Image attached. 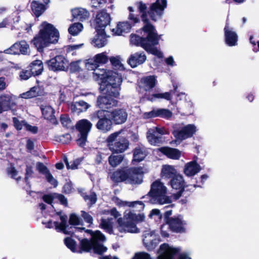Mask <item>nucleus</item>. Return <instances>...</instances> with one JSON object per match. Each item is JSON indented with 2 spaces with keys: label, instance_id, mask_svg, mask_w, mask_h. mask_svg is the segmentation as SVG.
<instances>
[{
  "label": "nucleus",
  "instance_id": "3",
  "mask_svg": "<svg viewBox=\"0 0 259 259\" xmlns=\"http://www.w3.org/2000/svg\"><path fill=\"white\" fill-rule=\"evenodd\" d=\"M54 198H56L55 194L53 195H46L43 196V200L45 202L50 205V208L51 209L50 211V215L52 217L55 218L56 220H57L58 218L60 219L61 223H59L57 221H55L54 224H53L52 222L50 221L47 223L46 227L49 228H51L54 226L56 230H57L58 231L62 232L64 234H69L80 232L81 230H84V228L71 227V229H75V231H70L69 233L67 231V217L65 214H62L61 211H57L55 209L54 205L51 204Z\"/></svg>",
  "mask_w": 259,
  "mask_h": 259
},
{
  "label": "nucleus",
  "instance_id": "52",
  "mask_svg": "<svg viewBox=\"0 0 259 259\" xmlns=\"http://www.w3.org/2000/svg\"><path fill=\"white\" fill-rule=\"evenodd\" d=\"M8 175L12 178L16 179L17 181L21 179L20 177H17L18 172L15 168L11 165L7 170Z\"/></svg>",
  "mask_w": 259,
  "mask_h": 259
},
{
  "label": "nucleus",
  "instance_id": "28",
  "mask_svg": "<svg viewBox=\"0 0 259 259\" xmlns=\"http://www.w3.org/2000/svg\"><path fill=\"white\" fill-rule=\"evenodd\" d=\"M15 97L13 95H3L0 96L2 111H7L13 107L15 104Z\"/></svg>",
  "mask_w": 259,
  "mask_h": 259
},
{
  "label": "nucleus",
  "instance_id": "35",
  "mask_svg": "<svg viewBox=\"0 0 259 259\" xmlns=\"http://www.w3.org/2000/svg\"><path fill=\"white\" fill-rule=\"evenodd\" d=\"M160 151L168 158L173 159H178L181 156V152L177 149L162 147L160 149Z\"/></svg>",
  "mask_w": 259,
  "mask_h": 259
},
{
  "label": "nucleus",
  "instance_id": "54",
  "mask_svg": "<svg viewBox=\"0 0 259 259\" xmlns=\"http://www.w3.org/2000/svg\"><path fill=\"white\" fill-rule=\"evenodd\" d=\"M56 138L57 141L62 143V144H67L70 142L71 140V137L69 134L61 135Z\"/></svg>",
  "mask_w": 259,
  "mask_h": 259
},
{
  "label": "nucleus",
  "instance_id": "57",
  "mask_svg": "<svg viewBox=\"0 0 259 259\" xmlns=\"http://www.w3.org/2000/svg\"><path fill=\"white\" fill-rule=\"evenodd\" d=\"M36 168L40 172L45 176L50 172L47 167L41 162H37L36 163Z\"/></svg>",
  "mask_w": 259,
  "mask_h": 259
},
{
  "label": "nucleus",
  "instance_id": "26",
  "mask_svg": "<svg viewBox=\"0 0 259 259\" xmlns=\"http://www.w3.org/2000/svg\"><path fill=\"white\" fill-rule=\"evenodd\" d=\"M146 60V56L143 52L135 53L130 56L127 62L132 68H135L143 64Z\"/></svg>",
  "mask_w": 259,
  "mask_h": 259
},
{
  "label": "nucleus",
  "instance_id": "51",
  "mask_svg": "<svg viewBox=\"0 0 259 259\" xmlns=\"http://www.w3.org/2000/svg\"><path fill=\"white\" fill-rule=\"evenodd\" d=\"M83 197L88 204L92 205L95 204L97 201L96 195L94 193H91L90 195H83Z\"/></svg>",
  "mask_w": 259,
  "mask_h": 259
},
{
  "label": "nucleus",
  "instance_id": "22",
  "mask_svg": "<svg viewBox=\"0 0 259 259\" xmlns=\"http://www.w3.org/2000/svg\"><path fill=\"white\" fill-rule=\"evenodd\" d=\"M202 169L201 166L195 160L186 163L183 168L184 174L188 177H192Z\"/></svg>",
  "mask_w": 259,
  "mask_h": 259
},
{
  "label": "nucleus",
  "instance_id": "18",
  "mask_svg": "<svg viewBox=\"0 0 259 259\" xmlns=\"http://www.w3.org/2000/svg\"><path fill=\"white\" fill-rule=\"evenodd\" d=\"M143 237V243L148 250L154 249L159 242L158 237L154 231H146Z\"/></svg>",
  "mask_w": 259,
  "mask_h": 259
},
{
  "label": "nucleus",
  "instance_id": "30",
  "mask_svg": "<svg viewBox=\"0 0 259 259\" xmlns=\"http://www.w3.org/2000/svg\"><path fill=\"white\" fill-rule=\"evenodd\" d=\"M114 202L119 207H134L137 204L140 205V209H143L144 208V204L142 201H123L118 198H115L114 199Z\"/></svg>",
  "mask_w": 259,
  "mask_h": 259
},
{
  "label": "nucleus",
  "instance_id": "43",
  "mask_svg": "<svg viewBox=\"0 0 259 259\" xmlns=\"http://www.w3.org/2000/svg\"><path fill=\"white\" fill-rule=\"evenodd\" d=\"M123 157L121 155H111L108 158L109 164L113 167H116L122 161Z\"/></svg>",
  "mask_w": 259,
  "mask_h": 259
},
{
  "label": "nucleus",
  "instance_id": "53",
  "mask_svg": "<svg viewBox=\"0 0 259 259\" xmlns=\"http://www.w3.org/2000/svg\"><path fill=\"white\" fill-rule=\"evenodd\" d=\"M69 222L72 225H79L81 224V220L75 214H71L70 215Z\"/></svg>",
  "mask_w": 259,
  "mask_h": 259
},
{
  "label": "nucleus",
  "instance_id": "63",
  "mask_svg": "<svg viewBox=\"0 0 259 259\" xmlns=\"http://www.w3.org/2000/svg\"><path fill=\"white\" fill-rule=\"evenodd\" d=\"M31 75L32 74L29 70H25L20 72L19 76L21 80H27Z\"/></svg>",
  "mask_w": 259,
  "mask_h": 259
},
{
  "label": "nucleus",
  "instance_id": "36",
  "mask_svg": "<svg viewBox=\"0 0 259 259\" xmlns=\"http://www.w3.org/2000/svg\"><path fill=\"white\" fill-rule=\"evenodd\" d=\"M30 71L33 75H38L43 70V64L40 60H35L30 65Z\"/></svg>",
  "mask_w": 259,
  "mask_h": 259
},
{
  "label": "nucleus",
  "instance_id": "47",
  "mask_svg": "<svg viewBox=\"0 0 259 259\" xmlns=\"http://www.w3.org/2000/svg\"><path fill=\"white\" fill-rule=\"evenodd\" d=\"M156 99H164L166 100H170L171 99V95L169 92L156 93L153 94L152 97L149 98V100L154 101Z\"/></svg>",
  "mask_w": 259,
  "mask_h": 259
},
{
  "label": "nucleus",
  "instance_id": "8",
  "mask_svg": "<svg viewBox=\"0 0 259 259\" xmlns=\"http://www.w3.org/2000/svg\"><path fill=\"white\" fill-rule=\"evenodd\" d=\"M122 82L121 75L111 70L109 72L105 86L104 87V84H100V90L105 91L107 95L118 98L120 95L119 91Z\"/></svg>",
  "mask_w": 259,
  "mask_h": 259
},
{
  "label": "nucleus",
  "instance_id": "19",
  "mask_svg": "<svg viewBox=\"0 0 259 259\" xmlns=\"http://www.w3.org/2000/svg\"><path fill=\"white\" fill-rule=\"evenodd\" d=\"M102 91L105 95L98 98L97 106L100 108L109 109L117 106L118 102L112 98L114 97L113 96L107 95L105 91Z\"/></svg>",
  "mask_w": 259,
  "mask_h": 259
},
{
  "label": "nucleus",
  "instance_id": "31",
  "mask_svg": "<svg viewBox=\"0 0 259 259\" xmlns=\"http://www.w3.org/2000/svg\"><path fill=\"white\" fill-rule=\"evenodd\" d=\"M92 126V123L87 119H81L78 121L76 124V129L79 131L80 134L88 135Z\"/></svg>",
  "mask_w": 259,
  "mask_h": 259
},
{
  "label": "nucleus",
  "instance_id": "11",
  "mask_svg": "<svg viewBox=\"0 0 259 259\" xmlns=\"http://www.w3.org/2000/svg\"><path fill=\"white\" fill-rule=\"evenodd\" d=\"M197 131L196 126L193 124H189L183 126L180 130H176L173 134L175 137L180 141L192 137Z\"/></svg>",
  "mask_w": 259,
  "mask_h": 259
},
{
  "label": "nucleus",
  "instance_id": "46",
  "mask_svg": "<svg viewBox=\"0 0 259 259\" xmlns=\"http://www.w3.org/2000/svg\"><path fill=\"white\" fill-rule=\"evenodd\" d=\"M101 226L102 228L110 234L112 233V225L111 220L109 219H102L101 220Z\"/></svg>",
  "mask_w": 259,
  "mask_h": 259
},
{
  "label": "nucleus",
  "instance_id": "27",
  "mask_svg": "<svg viewBox=\"0 0 259 259\" xmlns=\"http://www.w3.org/2000/svg\"><path fill=\"white\" fill-rule=\"evenodd\" d=\"M97 34L93 39L92 44L95 47L102 48L107 44V35L105 30L97 31Z\"/></svg>",
  "mask_w": 259,
  "mask_h": 259
},
{
  "label": "nucleus",
  "instance_id": "14",
  "mask_svg": "<svg viewBox=\"0 0 259 259\" xmlns=\"http://www.w3.org/2000/svg\"><path fill=\"white\" fill-rule=\"evenodd\" d=\"M179 252V248H174L164 243L160 245L158 251L157 259H174Z\"/></svg>",
  "mask_w": 259,
  "mask_h": 259
},
{
  "label": "nucleus",
  "instance_id": "4",
  "mask_svg": "<svg viewBox=\"0 0 259 259\" xmlns=\"http://www.w3.org/2000/svg\"><path fill=\"white\" fill-rule=\"evenodd\" d=\"M145 219L143 213L136 214L131 210H126L123 218H119L117 220L118 229L120 232L138 233L140 229L136 224L143 222Z\"/></svg>",
  "mask_w": 259,
  "mask_h": 259
},
{
  "label": "nucleus",
  "instance_id": "10",
  "mask_svg": "<svg viewBox=\"0 0 259 259\" xmlns=\"http://www.w3.org/2000/svg\"><path fill=\"white\" fill-rule=\"evenodd\" d=\"M92 120L99 119L96 124V127L103 133L109 131L112 127V120L108 119L105 114L104 110H100L97 111L92 115Z\"/></svg>",
  "mask_w": 259,
  "mask_h": 259
},
{
  "label": "nucleus",
  "instance_id": "32",
  "mask_svg": "<svg viewBox=\"0 0 259 259\" xmlns=\"http://www.w3.org/2000/svg\"><path fill=\"white\" fill-rule=\"evenodd\" d=\"M72 15L74 18L81 21L88 19L90 16L89 12L86 9L82 8L73 9Z\"/></svg>",
  "mask_w": 259,
  "mask_h": 259
},
{
  "label": "nucleus",
  "instance_id": "55",
  "mask_svg": "<svg viewBox=\"0 0 259 259\" xmlns=\"http://www.w3.org/2000/svg\"><path fill=\"white\" fill-rule=\"evenodd\" d=\"M81 216L83 219L84 221L89 224V226L92 224L93 219L89 213L82 210L81 211Z\"/></svg>",
  "mask_w": 259,
  "mask_h": 259
},
{
  "label": "nucleus",
  "instance_id": "58",
  "mask_svg": "<svg viewBox=\"0 0 259 259\" xmlns=\"http://www.w3.org/2000/svg\"><path fill=\"white\" fill-rule=\"evenodd\" d=\"M88 135H85V134H80L79 135V138L77 140V143L80 147H84L87 142Z\"/></svg>",
  "mask_w": 259,
  "mask_h": 259
},
{
  "label": "nucleus",
  "instance_id": "23",
  "mask_svg": "<svg viewBox=\"0 0 259 259\" xmlns=\"http://www.w3.org/2000/svg\"><path fill=\"white\" fill-rule=\"evenodd\" d=\"M92 70L94 71L93 72L94 79L95 80H100L101 84H104V87L106 83V80L108 77L109 72L111 70L101 68L99 66H95Z\"/></svg>",
  "mask_w": 259,
  "mask_h": 259
},
{
  "label": "nucleus",
  "instance_id": "59",
  "mask_svg": "<svg viewBox=\"0 0 259 259\" xmlns=\"http://www.w3.org/2000/svg\"><path fill=\"white\" fill-rule=\"evenodd\" d=\"M80 61H77L71 62L69 65L70 71L72 72L79 71L80 69Z\"/></svg>",
  "mask_w": 259,
  "mask_h": 259
},
{
  "label": "nucleus",
  "instance_id": "29",
  "mask_svg": "<svg viewBox=\"0 0 259 259\" xmlns=\"http://www.w3.org/2000/svg\"><path fill=\"white\" fill-rule=\"evenodd\" d=\"M171 188L174 189L179 190L181 192L185 186V182L183 177L180 174L176 175L169 182Z\"/></svg>",
  "mask_w": 259,
  "mask_h": 259
},
{
  "label": "nucleus",
  "instance_id": "62",
  "mask_svg": "<svg viewBox=\"0 0 259 259\" xmlns=\"http://www.w3.org/2000/svg\"><path fill=\"white\" fill-rule=\"evenodd\" d=\"M46 178L48 182L54 187H56L58 185V182L56 179H54L52 175L49 172L46 176Z\"/></svg>",
  "mask_w": 259,
  "mask_h": 259
},
{
  "label": "nucleus",
  "instance_id": "2",
  "mask_svg": "<svg viewBox=\"0 0 259 259\" xmlns=\"http://www.w3.org/2000/svg\"><path fill=\"white\" fill-rule=\"evenodd\" d=\"M59 37V33L55 27L52 24L45 21L40 25L39 33L34 38L32 42L40 51L49 44L57 42Z\"/></svg>",
  "mask_w": 259,
  "mask_h": 259
},
{
  "label": "nucleus",
  "instance_id": "45",
  "mask_svg": "<svg viewBox=\"0 0 259 259\" xmlns=\"http://www.w3.org/2000/svg\"><path fill=\"white\" fill-rule=\"evenodd\" d=\"M83 26L80 23H75L68 28V32L73 35L78 34L82 29Z\"/></svg>",
  "mask_w": 259,
  "mask_h": 259
},
{
  "label": "nucleus",
  "instance_id": "17",
  "mask_svg": "<svg viewBox=\"0 0 259 259\" xmlns=\"http://www.w3.org/2000/svg\"><path fill=\"white\" fill-rule=\"evenodd\" d=\"M170 229L175 232H183L185 231V227L187 223L183 219L182 216L179 215L174 217L166 220Z\"/></svg>",
  "mask_w": 259,
  "mask_h": 259
},
{
  "label": "nucleus",
  "instance_id": "42",
  "mask_svg": "<svg viewBox=\"0 0 259 259\" xmlns=\"http://www.w3.org/2000/svg\"><path fill=\"white\" fill-rule=\"evenodd\" d=\"M156 117H158L168 119L172 116V113L167 109L156 108Z\"/></svg>",
  "mask_w": 259,
  "mask_h": 259
},
{
  "label": "nucleus",
  "instance_id": "60",
  "mask_svg": "<svg viewBox=\"0 0 259 259\" xmlns=\"http://www.w3.org/2000/svg\"><path fill=\"white\" fill-rule=\"evenodd\" d=\"M104 214L107 215H111L113 216L115 219L121 216L120 213L115 208H113L110 210H105Z\"/></svg>",
  "mask_w": 259,
  "mask_h": 259
},
{
  "label": "nucleus",
  "instance_id": "64",
  "mask_svg": "<svg viewBox=\"0 0 259 259\" xmlns=\"http://www.w3.org/2000/svg\"><path fill=\"white\" fill-rule=\"evenodd\" d=\"M61 123L64 126L69 127L71 123V120L67 116H62L60 117Z\"/></svg>",
  "mask_w": 259,
  "mask_h": 259
},
{
  "label": "nucleus",
  "instance_id": "41",
  "mask_svg": "<svg viewBox=\"0 0 259 259\" xmlns=\"http://www.w3.org/2000/svg\"><path fill=\"white\" fill-rule=\"evenodd\" d=\"M142 81L146 91L151 89L155 85V78L153 76L145 77L142 79Z\"/></svg>",
  "mask_w": 259,
  "mask_h": 259
},
{
  "label": "nucleus",
  "instance_id": "39",
  "mask_svg": "<svg viewBox=\"0 0 259 259\" xmlns=\"http://www.w3.org/2000/svg\"><path fill=\"white\" fill-rule=\"evenodd\" d=\"M31 6L32 12L36 17L40 16L46 10V8L44 5L36 1H33Z\"/></svg>",
  "mask_w": 259,
  "mask_h": 259
},
{
  "label": "nucleus",
  "instance_id": "56",
  "mask_svg": "<svg viewBox=\"0 0 259 259\" xmlns=\"http://www.w3.org/2000/svg\"><path fill=\"white\" fill-rule=\"evenodd\" d=\"M64 242L66 245L72 251H75L76 244L74 240L70 238H66L64 240Z\"/></svg>",
  "mask_w": 259,
  "mask_h": 259
},
{
  "label": "nucleus",
  "instance_id": "6",
  "mask_svg": "<svg viewBox=\"0 0 259 259\" xmlns=\"http://www.w3.org/2000/svg\"><path fill=\"white\" fill-rule=\"evenodd\" d=\"M87 232L91 234V241L86 239H82L80 242L82 249L85 251H89L93 248L94 251L99 254L105 252L107 248L102 244L106 240L104 235L99 231L93 232L88 230Z\"/></svg>",
  "mask_w": 259,
  "mask_h": 259
},
{
  "label": "nucleus",
  "instance_id": "40",
  "mask_svg": "<svg viewBox=\"0 0 259 259\" xmlns=\"http://www.w3.org/2000/svg\"><path fill=\"white\" fill-rule=\"evenodd\" d=\"M146 156V149L144 147H138L135 149L134 152V161H141Z\"/></svg>",
  "mask_w": 259,
  "mask_h": 259
},
{
  "label": "nucleus",
  "instance_id": "20",
  "mask_svg": "<svg viewBox=\"0 0 259 259\" xmlns=\"http://www.w3.org/2000/svg\"><path fill=\"white\" fill-rule=\"evenodd\" d=\"M108 61V58L105 53L97 54L93 58L88 59L85 63V67L88 70H92L99 64H105Z\"/></svg>",
  "mask_w": 259,
  "mask_h": 259
},
{
  "label": "nucleus",
  "instance_id": "9",
  "mask_svg": "<svg viewBox=\"0 0 259 259\" xmlns=\"http://www.w3.org/2000/svg\"><path fill=\"white\" fill-rule=\"evenodd\" d=\"M121 132H116L110 134L107 138L106 141L109 149L112 152L122 153L128 147V141L121 135Z\"/></svg>",
  "mask_w": 259,
  "mask_h": 259
},
{
  "label": "nucleus",
  "instance_id": "13",
  "mask_svg": "<svg viewBox=\"0 0 259 259\" xmlns=\"http://www.w3.org/2000/svg\"><path fill=\"white\" fill-rule=\"evenodd\" d=\"M167 134L166 130L163 127H153L147 132V139L152 145H156L161 143L162 135Z\"/></svg>",
  "mask_w": 259,
  "mask_h": 259
},
{
  "label": "nucleus",
  "instance_id": "15",
  "mask_svg": "<svg viewBox=\"0 0 259 259\" xmlns=\"http://www.w3.org/2000/svg\"><path fill=\"white\" fill-rule=\"evenodd\" d=\"M4 53L12 55H28L30 53V48L25 41L21 40L15 42L10 48L5 50Z\"/></svg>",
  "mask_w": 259,
  "mask_h": 259
},
{
  "label": "nucleus",
  "instance_id": "48",
  "mask_svg": "<svg viewBox=\"0 0 259 259\" xmlns=\"http://www.w3.org/2000/svg\"><path fill=\"white\" fill-rule=\"evenodd\" d=\"M112 65L119 70H123L124 67L119 56L112 57L110 58Z\"/></svg>",
  "mask_w": 259,
  "mask_h": 259
},
{
  "label": "nucleus",
  "instance_id": "49",
  "mask_svg": "<svg viewBox=\"0 0 259 259\" xmlns=\"http://www.w3.org/2000/svg\"><path fill=\"white\" fill-rule=\"evenodd\" d=\"M101 259H118L117 258L114 257L112 258H110L108 256H104L101 257ZM133 259H151L150 256V255L147 253L141 252L137 253L135 254Z\"/></svg>",
  "mask_w": 259,
  "mask_h": 259
},
{
  "label": "nucleus",
  "instance_id": "25",
  "mask_svg": "<svg viewBox=\"0 0 259 259\" xmlns=\"http://www.w3.org/2000/svg\"><path fill=\"white\" fill-rule=\"evenodd\" d=\"M133 26L128 21L119 22L115 28L111 29L113 35H120L130 31Z\"/></svg>",
  "mask_w": 259,
  "mask_h": 259
},
{
  "label": "nucleus",
  "instance_id": "5",
  "mask_svg": "<svg viewBox=\"0 0 259 259\" xmlns=\"http://www.w3.org/2000/svg\"><path fill=\"white\" fill-rule=\"evenodd\" d=\"M143 170L142 167H133L114 172L111 179L115 182H125L131 184H140L143 182Z\"/></svg>",
  "mask_w": 259,
  "mask_h": 259
},
{
  "label": "nucleus",
  "instance_id": "44",
  "mask_svg": "<svg viewBox=\"0 0 259 259\" xmlns=\"http://www.w3.org/2000/svg\"><path fill=\"white\" fill-rule=\"evenodd\" d=\"M39 94V89L36 87H34L31 89L24 93L20 95V96L22 98L27 99L31 98L38 96Z\"/></svg>",
  "mask_w": 259,
  "mask_h": 259
},
{
  "label": "nucleus",
  "instance_id": "50",
  "mask_svg": "<svg viewBox=\"0 0 259 259\" xmlns=\"http://www.w3.org/2000/svg\"><path fill=\"white\" fill-rule=\"evenodd\" d=\"M64 161L65 162L66 167L68 169H74L77 168L78 165L80 163L81 159H76L70 162L68 161L67 158L66 157L64 158Z\"/></svg>",
  "mask_w": 259,
  "mask_h": 259
},
{
  "label": "nucleus",
  "instance_id": "38",
  "mask_svg": "<svg viewBox=\"0 0 259 259\" xmlns=\"http://www.w3.org/2000/svg\"><path fill=\"white\" fill-rule=\"evenodd\" d=\"M40 109L45 118L50 120L54 119V110L50 106L42 105Z\"/></svg>",
  "mask_w": 259,
  "mask_h": 259
},
{
  "label": "nucleus",
  "instance_id": "61",
  "mask_svg": "<svg viewBox=\"0 0 259 259\" xmlns=\"http://www.w3.org/2000/svg\"><path fill=\"white\" fill-rule=\"evenodd\" d=\"M142 117L145 119L156 117V108L153 109L151 111L144 113L142 115Z\"/></svg>",
  "mask_w": 259,
  "mask_h": 259
},
{
  "label": "nucleus",
  "instance_id": "37",
  "mask_svg": "<svg viewBox=\"0 0 259 259\" xmlns=\"http://www.w3.org/2000/svg\"><path fill=\"white\" fill-rule=\"evenodd\" d=\"M129 14L127 17L128 21L132 25L134 26L137 23L140 22V17L138 15H136L134 13L135 9L132 6H129L127 7Z\"/></svg>",
  "mask_w": 259,
  "mask_h": 259
},
{
  "label": "nucleus",
  "instance_id": "1",
  "mask_svg": "<svg viewBox=\"0 0 259 259\" xmlns=\"http://www.w3.org/2000/svg\"><path fill=\"white\" fill-rule=\"evenodd\" d=\"M135 5L144 23L142 28L143 37L136 34L131 35V42L136 46H140L147 52L151 53L160 58L163 56L162 53L154 47L158 44L159 37L154 27L150 23L147 14L153 21L160 19L163 11L167 6L166 0H156L155 3L151 4L149 10L147 12V6L146 4L140 1L135 3Z\"/></svg>",
  "mask_w": 259,
  "mask_h": 259
},
{
  "label": "nucleus",
  "instance_id": "34",
  "mask_svg": "<svg viewBox=\"0 0 259 259\" xmlns=\"http://www.w3.org/2000/svg\"><path fill=\"white\" fill-rule=\"evenodd\" d=\"M178 174L174 166L170 165H164L162 166L161 171L162 178L171 179Z\"/></svg>",
  "mask_w": 259,
  "mask_h": 259
},
{
  "label": "nucleus",
  "instance_id": "12",
  "mask_svg": "<svg viewBox=\"0 0 259 259\" xmlns=\"http://www.w3.org/2000/svg\"><path fill=\"white\" fill-rule=\"evenodd\" d=\"M50 70L54 71H65L69 66V61L63 56H57L47 62Z\"/></svg>",
  "mask_w": 259,
  "mask_h": 259
},
{
  "label": "nucleus",
  "instance_id": "7",
  "mask_svg": "<svg viewBox=\"0 0 259 259\" xmlns=\"http://www.w3.org/2000/svg\"><path fill=\"white\" fill-rule=\"evenodd\" d=\"M167 188L159 180H156L151 185L148 195L151 197L153 203L160 205L168 204L171 203L170 198L166 195Z\"/></svg>",
  "mask_w": 259,
  "mask_h": 259
},
{
  "label": "nucleus",
  "instance_id": "21",
  "mask_svg": "<svg viewBox=\"0 0 259 259\" xmlns=\"http://www.w3.org/2000/svg\"><path fill=\"white\" fill-rule=\"evenodd\" d=\"M110 117L115 124H120L127 120V113L124 109H115L110 112Z\"/></svg>",
  "mask_w": 259,
  "mask_h": 259
},
{
  "label": "nucleus",
  "instance_id": "33",
  "mask_svg": "<svg viewBox=\"0 0 259 259\" xmlns=\"http://www.w3.org/2000/svg\"><path fill=\"white\" fill-rule=\"evenodd\" d=\"M70 108L71 111L76 113L86 111L90 106L89 104L83 101H79L74 103H71Z\"/></svg>",
  "mask_w": 259,
  "mask_h": 259
},
{
  "label": "nucleus",
  "instance_id": "24",
  "mask_svg": "<svg viewBox=\"0 0 259 259\" xmlns=\"http://www.w3.org/2000/svg\"><path fill=\"white\" fill-rule=\"evenodd\" d=\"M224 31L226 44L231 47L236 46L237 44L238 36L228 23L226 24Z\"/></svg>",
  "mask_w": 259,
  "mask_h": 259
},
{
  "label": "nucleus",
  "instance_id": "16",
  "mask_svg": "<svg viewBox=\"0 0 259 259\" xmlns=\"http://www.w3.org/2000/svg\"><path fill=\"white\" fill-rule=\"evenodd\" d=\"M111 20L109 14L106 11L102 10L98 12L95 19L96 30H104L105 28L110 23Z\"/></svg>",
  "mask_w": 259,
  "mask_h": 259
}]
</instances>
